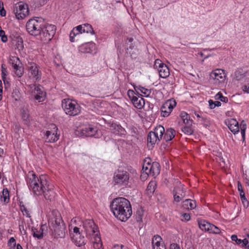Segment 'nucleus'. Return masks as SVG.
<instances>
[{"label":"nucleus","instance_id":"nucleus-44","mask_svg":"<svg viewBox=\"0 0 249 249\" xmlns=\"http://www.w3.org/2000/svg\"><path fill=\"white\" fill-rule=\"evenodd\" d=\"M231 239L233 241L236 242V243L238 245H240L241 244V239H238L237 238V235H231Z\"/></svg>","mask_w":249,"mask_h":249},{"label":"nucleus","instance_id":"nucleus-21","mask_svg":"<svg viewBox=\"0 0 249 249\" xmlns=\"http://www.w3.org/2000/svg\"><path fill=\"white\" fill-rule=\"evenodd\" d=\"M81 134L86 137L96 136L98 133V129L92 125L89 124L80 129Z\"/></svg>","mask_w":249,"mask_h":249},{"label":"nucleus","instance_id":"nucleus-54","mask_svg":"<svg viewBox=\"0 0 249 249\" xmlns=\"http://www.w3.org/2000/svg\"><path fill=\"white\" fill-rule=\"evenodd\" d=\"M2 82L0 80V101L2 99Z\"/></svg>","mask_w":249,"mask_h":249},{"label":"nucleus","instance_id":"nucleus-58","mask_svg":"<svg viewBox=\"0 0 249 249\" xmlns=\"http://www.w3.org/2000/svg\"><path fill=\"white\" fill-rule=\"evenodd\" d=\"M244 90L248 93H249V84L244 86Z\"/></svg>","mask_w":249,"mask_h":249},{"label":"nucleus","instance_id":"nucleus-15","mask_svg":"<svg viewBox=\"0 0 249 249\" xmlns=\"http://www.w3.org/2000/svg\"><path fill=\"white\" fill-rule=\"evenodd\" d=\"M155 69L158 71L160 77L165 78L170 75L169 70L168 67L160 59H156L154 65Z\"/></svg>","mask_w":249,"mask_h":249},{"label":"nucleus","instance_id":"nucleus-28","mask_svg":"<svg viewBox=\"0 0 249 249\" xmlns=\"http://www.w3.org/2000/svg\"><path fill=\"white\" fill-rule=\"evenodd\" d=\"M19 201L20 209L21 212L23 214L26 215L27 217H30V212L26 204L23 201H20V200H19Z\"/></svg>","mask_w":249,"mask_h":249},{"label":"nucleus","instance_id":"nucleus-29","mask_svg":"<svg viewBox=\"0 0 249 249\" xmlns=\"http://www.w3.org/2000/svg\"><path fill=\"white\" fill-rule=\"evenodd\" d=\"M47 228V226L45 225H42L39 230L36 229L33 231V235L34 237L37 238L38 239H41L43 237L44 231Z\"/></svg>","mask_w":249,"mask_h":249},{"label":"nucleus","instance_id":"nucleus-60","mask_svg":"<svg viewBox=\"0 0 249 249\" xmlns=\"http://www.w3.org/2000/svg\"><path fill=\"white\" fill-rule=\"evenodd\" d=\"M214 102V105H215V107H219V106H221V103L219 101H215Z\"/></svg>","mask_w":249,"mask_h":249},{"label":"nucleus","instance_id":"nucleus-6","mask_svg":"<svg viewBox=\"0 0 249 249\" xmlns=\"http://www.w3.org/2000/svg\"><path fill=\"white\" fill-rule=\"evenodd\" d=\"M17 49H18L19 54L21 57V59L17 57V59L19 61V63H17V76L21 77L24 73V68L23 67V63L24 60L22 58H25L27 55L24 50V48L23 43V39L20 36H17Z\"/></svg>","mask_w":249,"mask_h":249},{"label":"nucleus","instance_id":"nucleus-59","mask_svg":"<svg viewBox=\"0 0 249 249\" xmlns=\"http://www.w3.org/2000/svg\"><path fill=\"white\" fill-rule=\"evenodd\" d=\"M19 229L21 234H24L25 233V231L23 229L21 230V226L19 225Z\"/></svg>","mask_w":249,"mask_h":249},{"label":"nucleus","instance_id":"nucleus-62","mask_svg":"<svg viewBox=\"0 0 249 249\" xmlns=\"http://www.w3.org/2000/svg\"><path fill=\"white\" fill-rule=\"evenodd\" d=\"M4 153L3 150L1 148H0V157H1Z\"/></svg>","mask_w":249,"mask_h":249},{"label":"nucleus","instance_id":"nucleus-19","mask_svg":"<svg viewBox=\"0 0 249 249\" xmlns=\"http://www.w3.org/2000/svg\"><path fill=\"white\" fill-rule=\"evenodd\" d=\"M142 170L148 175L157 176L160 172V165L158 162H154L152 164L142 166Z\"/></svg>","mask_w":249,"mask_h":249},{"label":"nucleus","instance_id":"nucleus-23","mask_svg":"<svg viewBox=\"0 0 249 249\" xmlns=\"http://www.w3.org/2000/svg\"><path fill=\"white\" fill-rule=\"evenodd\" d=\"M21 115L23 121L25 124H28L31 120L28 109V105H24L23 107L20 110Z\"/></svg>","mask_w":249,"mask_h":249},{"label":"nucleus","instance_id":"nucleus-52","mask_svg":"<svg viewBox=\"0 0 249 249\" xmlns=\"http://www.w3.org/2000/svg\"><path fill=\"white\" fill-rule=\"evenodd\" d=\"M248 243H249V241H248V239H244L243 240L241 239V244H242V247L246 246Z\"/></svg>","mask_w":249,"mask_h":249},{"label":"nucleus","instance_id":"nucleus-47","mask_svg":"<svg viewBox=\"0 0 249 249\" xmlns=\"http://www.w3.org/2000/svg\"><path fill=\"white\" fill-rule=\"evenodd\" d=\"M170 249H180L178 245L176 243H172L170 244Z\"/></svg>","mask_w":249,"mask_h":249},{"label":"nucleus","instance_id":"nucleus-45","mask_svg":"<svg viewBox=\"0 0 249 249\" xmlns=\"http://www.w3.org/2000/svg\"><path fill=\"white\" fill-rule=\"evenodd\" d=\"M9 63L12 64L14 69H16V63L15 62V58L14 56H10L9 60Z\"/></svg>","mask_w":249,"mask_h":249},{"label":"nucleus","instance_id":"nucleus-30","mask_svg":"<svg viewBox=\"0 0 249 249\" xmlns=\"http://www.w3.org/2000/svg\"><path fill=\"white\" fill-rule=\"evenodd\" d=\"M183 206L187 209L192 210L196 207V202L194 200L187 199L183 201Z\"/></svg>","mask_w":249,"mask_h":249},{"label":"nucleus","instance_id":"nucleus-36","mask_svg":"<svg viewBox=\"0 0 249 249\" xmlns=\"http://www.w3.org/2000/svg\"><path fill=\"white\" fill-rule=\"evenodd\" d=\"M155 182L154 181H151L148 184L147 187V191L148 193L152 194L155 190Z\"/></svg>","mask_w":249,"mask_h":249},{"label":"nucleus","instance_id":"nucleus-16","mask_svg":"<svg viewBox=\"0 0 249 249\" xmlns=\"http://www.w3.org/2000/svg\"><path fill=\"white\" fill-rule=\"evenodd\" d=\"M28 69L30 72V77L33 81L36 82L41 79V71L39 70L38 67L34 63H29Z\"/></svg>","mask_w":249,"mask_h":249},{"label":"nucleus","instance_id":"nucleus-8","mask_svg":"<svg viewBox=\"0 0 249 249\" xmlns=\"http://www.w3.org/2000/svg\"><path fill=\"white\" fill-rule=\"evenodd\" d=\"M62 107L65 113L70 116H76L80 112V107L75 101L64 99L62 101Z\"/></svg>","mask_w":249,"mask_h":249},{"label":"nucleus","instance_id":"nucleus-13","mask_svg":"<svg viewBox=\"0 0 249 249\" xmlns=\"http://www.w3.org/2000/svg\"><path fill=\"white\" fill-rule=\"evenodd\" d=\"M82 33H90L94 34V31L91 25L89 24H84L80 25L74 28L70 34V41L74 42V37Z\"/></svg>","mask_w":249,"mask_h":249},{"label":"nucleus","instance_id":"nucleus-61","mask_svg":"<svg viewBox=\"0 0 249 249\" xmlns=\"http://www.w3.org/2000/svg\"><path fill=\"white\" fill-rule=\"evenodd\" d=\"M156 248V249H166L165 247L163 245H161V246H159Z\"/></svg>","mask_w":249,"mask_h":249},{"label":"nucleus","instance_id":"nucleus-18","mask_svg":"<svg viewBox=\"0 0 249 249\" xmlns=\"http://www.w3.org/2000/svg\"><path fill=\"white\" fill-rule=\"evenodd\" d=\"M176 104L175 100H169L166 101L161 107V116L164 117H168Z\"/></svg>","mask_w":249,"mask_h":249},{"label":"nucleus","instance_id":"nucleus-41","mask_svg":"<svg viewBox=\"0 0 249 249\" xmlns=\"http://www.w3.org/2000/svg\"><path fill=\"white\" fill-rule=\"evenodd\" d=\"M0 36L1 37V41L3 42H5L7 40L6 36H5V32L4 31L1 30V28L0 26Z\"/></svg>","mask_w":249,"mask_h":249},{"label":"nucleus","instance_id":"nucleus-56","mask_svg":"<svg viewBox=\"0 0 249 249\" xmlns=\"http://www.w3.org/2000/svg\"><path fill=\"white\" fill-rule=\"evenodd\" d=\"M1 68H2L1 75H2V77L3 79L5 75H6V73H5L6 70L3 68V65H2Z\"/></svg>","mask_w":249,"mask_h":249},{"label":"nucleus","instance_id":"nucleus-17","mask_svg":"<svg viewBox=\"0 0 249 249\" xmlns=\"http://www.w3.org/2000/svg\"><path fill=\"white\" fill-rule=\"evenodd\" d=\"M73 233H70L71 239L75 244L78 247H81L86 244L84 236L81 235L79 228L74 227L73 228Z\"/></svg>","mask_w":249,"mask_h":249},{"label":"nucleus","instance_id":"nucleus-27","mask_svg":"<svg viewBox=\"0 0 249 249\" xmlns=\"http://www.w3.org/2000/svg\"><path fill=\"white\" fill-rule=\"evenodd\" d=\"M95 44L93 43H86L79 47V51L83 53H89L92 51Z\"/></svg>","mask_w":249,"mask_h":249},{"label":"nucleus","instance_id":"nucleus-43","mask_svg":"<svg viewBox=\"0 0 249 249\" xmlns=\"http://www.w3.org/2000/svg\"><path fill=\"white\" fill-rule=\"evenodd\" d=\"M175 191L176 190H174L173 191L174 200L177 202H179L182 198L179 195H178L177 193H175Z\"/></svg>","mask_w":249,"mask_h":249},{"label":"nucleus","instance_id":"nucleus-57","mask_svg":"<svg viewBox=\"0 0 249 249\" xmlns=\"http://www.w3.org/2000/svg\"><path fill=\"white\" fill-rule=\"evenodd\" d=\"M150 160H145L143 163V166H148L149 164H151L150 162Z\"/></svg>","mask_w":249,"mask_h":249},{"label":"nucleus","instance_id":"nucleus-12","mask_svg":"<svg viewBox=\"0 0 249 249\" xmlns=\"http://www.w3.org/2000/svg\"><path fill=\"white\" fill-rule=\"evenodd\" d=\"M56 27L53 25L43 24L40 38L44 43L49 42L55 33Z\"/></svg>","mask_w":249,"mask_h":249},{"label":"nucleus","instance_id":"nucleus-38","mask_svg":"<svg viewBox=\"0 0 249 249\" xmlns=\"http://www.w3.org/2000/svg\"><path fill=\"white\" fill-rule=\"evenodd\" d=\"M215 98L216 99L220 100L221 101L223 102L224 103H227L228 101V99L227 97H224L222 94L219 92L216 95Z\"/></svg>","mask_w":249,"mask_h":249},{"label":"nucleus","instance_id":"nucleus-5","mask_svg":"<svg viewBox=\"0 0 249 249\" xmlns=\"http://www.w3.org/2000/svg\"><path fill=\"white\" fill-rule=\"evenodd\" d=\"M137 180V177H130L128 172L123 169H118L114 173L112 182L114 185L128 186L131 187L136 185Z\"/></svg>","mask_w":249,"mask_h":249},{"label":"nucleus","instance_id":"nucleus-10","mask_svg":"<svg viewBox=\"0 0 249 249\" xmlns=\"http://www.w3.org/2000/svg\"><path fill=\"white\" fill-rule=\"evenodd\" d=\"M165 129L162 125L157 126L154 131H150L147 136L148 143L153 145L158 143L162 138Z\"/></svg>","mask_w":249,"mask_h":249},{"label":"nucleus","instance_id":"nucleus-1","mask_svg":"<svg viewBox=\"0 0 249 249\" xmlns=\"http://www.w3.org/2000/svg\"><path fill=\"white\" fill-rule=\"evenodd\" d=\"M27 183L30 189L37 196L43 194L46 199L53 200L55 197V193L47 184L45 176H42L39 179L33 171L28 173L27 177Z\"/></svg>","mask_w":249,"mask_h":249},{"label":"nucleus","instance_id":"nucleus-20","mask_svg":"<svg viewBox=\"0 0 249 249\" xmlns=\"http://www.w3.org/2000/svg\"><path fill=\"white\" fill-rule=\"evenodd\" d=\"M18 9H17V19L24 18L29 14L28 5L22 1L18 3Z\"/></svg>","mask_w":249,"mask_h":249},{"label":"nucleus","instance_id":"nucleus-33","mask_svg":"<svg viewBox=\"0 0 249 249\" xmlns=\"http://www.w3.org/2000/svg\"><path fill=\"white\" fill-rule=\"evenodd\" d=\"M1 201L5 203H8L9 200V192L7 189H3L1 196Z\"/></svg>","mask_w":249,"mask_h":249},{"label":"nucleus","instance_id":"nucleus-31","mask_svg":"<svg viewBox=\"0 0 249 249\" xmlns=\"http://www.w3.org/2000/svg\"><path fill=\"white\" fill-rule=\"evenodd\" d=\"M161 238L160 236L155 235L153 236L152 241V247L153 249H156V248L161 246Z\"/></svg>","mask_w":249,"mask_h":249},{"label":"nucleus","instance_id":"nucleus-39","mask_svg":"<svg viewBox=\"0 0 249 249\" xmlns=\"http://www.w3.org/2000/svg\"><path fill=\"white\" fill-rule=\"evenodd\" d=\"M8 246L10 249H15V247H16V240L14 237H11L9 239L8 242Z\"/></svg>","mask_w":249,"mask_h":249},{"label":"nucleus","instance_id":"nucleus-49","mask_svg":"<svg viewBox=\"0 0 249 249\" xmlns=\"http://www.w3.org/2000/svg\"><path fill=\"white\" fill-rule=\"evenodd\" d=\"M113 249H126V248L122 245H115L114 246Z\"/></svg>","mask_w":249,"mask_h":249},{"label":"nucleus","instance_id":"nucleus-9","mask_svg":"<svg viewBox=\"0 0 249 249\" xmlns=\"http://www.w3.org/2000/svg\"><path fill=\"white\" fill-rule=\"evenodd\" d=\"M226 124L229 129L234 134H235L238 132L240 129L241 133L243 139H245V131L246 129V124L244 121H242L239 125L238 122L234 119H229L226 120Z\"/></svg>","mask_w":249,"mask_h":249},{"label":"nucleus","instance_id":"nucleus-35","mask_svg":"<svg viewBox=\"0 0 249 249\" xmlns=\"http://www.w3.org/2000/svg\"><path fill=\"white\" fill-rule=\"evenodd\" d=\"M191 125H187L181 128L182 131L185 134L190 135L194 132V130L191 126Z\"/></svg>","mask_w":249,"mask_h":249},{"label":"nucleus","instance_id":"nucleus-25","mask_svg":"<svg viewBox=\"0 0 249 249\" xmlns=\"http://www.w3.org/2000/svg\"><path fill=\"white\" fill-rule=\"evenodd\" d=\"M59 136L57 133L51 131H47L45 134L46 142H54L57 141Z\"/></svg>","mask_w":249,"mask_h":249},{"label":"nucleus","instance_id":"nucleus-2","mask_svg":"<svg viewBox=\"0 0 249 249\" xmlns=\"http://www.w3.org/2000/svg\"><path fill=\"white\" fill-rule=\"evenodd\" d=\"M110 209L114 216L122 221H126L132 214L130 202L124 197L114 199L110 204Z\"/></svg>","mask_w":249,"mask_h":249},{"label":"nucleus","instance_id":"nucleus-4","mask_svg":"<svg viewBox=\"0 0 249 249\" xmlns=\"http://www.w3.org/2000/svg\"><path fill=\"white\" fill-rule=\"evenodd\" d=\"M83 228L86 237L92 244L94 249H100L102 246L99 231L97 226L92 220H86L83 223Z\"/></svg>","mask_w":249,"mask_h":249},{"label":"nucleus","instance_id":"nucleus-3","mask_svg":"<svg viewBox=\"0 0 249 249\" xmlns=\"http://www.w3.org/2000/svg\"><path fill=\"white\" fill-rule=\"evenodd\" d=\"M52 214V217L49 223L52 235L55 238H64L67 230L60 213L57 210H53Z\"/></svg>","mask_w":249,"mask_h":249},{"label":"nucleus","instance_id":"nucleus-42","mask_svg":"<svg viewBox=\"0 0 249 249\" xmlns=\"http://www.w3.org/2000/svg\"><path fill=\"white\" fill-rule=\"evenodd\" d=\"M135 92L133 90L129 89L127 91V95L131 101L133 98H136L137 96H135Z\"/></svg>","mask_w":249,"mask_h":249},{"label":"nucleus","instance_id":"nucleus-11","mask_svg":"<svg viewBox=\"0 0 249 249\" xmlns=\"http://www.w3.org/2000/svg\"><path fill=\"white\" fill-rule=\"evenodd\" d=\"M29 92L38 102H43L45 99L46 93L43 88L39 85L31 84L27 86Z\"/></svg>","mask_w":249,"mask_h":249},{"label":"nucleus","instance_id":"nucleus-51","mask_svg":"<svg viewBox=\"0 0 249 249\" xmlns=\"http://www.w3.org/2000/svg\"><path fill=\"white\" fill-rule=\"evenodd\" d=\"M209 106H210V108L213 109L215 107V105H214V102H213V100H210L209 101Z\"/></svg>","mask_w":249,"mask_h":249},{"label":"nucleus","instance_id":"nucleus-64","mask_svg":"<svg viewBox=\"0 0 249 249\" xmlns=\"http://www.w3.org/2000/svg\"><path fill=\"white\" fill-rule=\"evenodd\" d=\"M17 249H23L22 247L19 244H18L17 245Z\"/></svg>","mask_w":249,"mask_h":249},{"label":"nucleus","instance_id":"nucleus-40","mask_svg":"<svg viewBox=\"0 0 249 249\" xmlns=\"http://www.w3.org/2000/svg\"><path fill=\"white\" fill-rule=\"evenodd\" d=\"M112 126L114 127V129L118 131L119 132H120L121 134H124L125 131L124 129L120 125L116 124H112Z\"/></svg>","mask_w":249,"mask_h":249},{"label":"nucleus","instance_id":"nucleus-53","mask_svg":"<svg viewBox=\"0 0 249 249\" xmlns=\"http://www.w3.org/2000/svg\"><path fill=\"white\" fill-rule=\"evenodd\" d=\"M237 187H238V190L240 192L244 191L242 184L240 181H238V182H237Z\"/></svg>","mask_w":249,"mask_h":249},{"label":"nucleus","instance_id":"nucleus-26","mask_svg":"<svg viewBox=\"0 0 249 249\" xmlns=\"http://www.w3.org/2000/svg\"><path fill=\"white\" fill-rule=\"evenodd\" d=\"M132 102L134 106L139 109L142 108L145 105L144 99L140 96L133 98Z\"/></svg>","mask_w":249,"mask_h":249},{"label":"nucleus","instance_id":"nucleus-32","mask_svg":"<svg viewBox=\"0 0 249 249\" xmlns=\"http://www.w3.org/2000/svg\"><path fill=\"white\" fill-rule=\"evenodd\" d=\"M180 117L183 122V123L186 125H192V122L188 118H190L188 114L185 112L180 113Z\"/></svg>","mask_w":249,"mask_h":249},{"label":"nucleus","instance_id":"nucleus-46","mask_svg":"<svg viewBox=\"0 0 249 249\" xmlns=\"http://www.w3.org/2000/svg\"><path fill=\"white\" fill-rule=\"evenodd\" d=\"M177 189H176L175 190H176L175 193H177L178 195H179L182 198L184 197L185 194L183 190L182 189L180 190L179 189L178 190H177Z\"/></svg>","mask_w":249,"mask_h":249},{"label":"nucleus","instance_id":"nucleus-14","mask_svg":"<svg viewBox=\"0 0 249 249\" xmlns=\"http://www.w3.org/2000/svg\"><path fill=\"white\" fill-rule=\"evenodd\" d=\"M197 222L199 227L202 231L213 234H219L221 232L219 228L205 220L198 219Z\"/></svg>","mask_w":249,"mask_h":249},{"label":"nucleus","instance_id":"nucleus-55","mask_svg":"<svg viewBox=\"0 0 249 249\" xmlns=\"http://www.w3.org/2000/svg\"><path fill=\"white\" fill-rule=\"evenodd\" d=\"M0 14L1 17H4L6 15V11L3 7L0 10Z\"/></svg>","mask_w":249,"mask_h":249},{"label":"nucleus","instance_id":"nucleus-50","mask_svg":"<svg viewBox=\"0 0 249 249\" xmlns=\"http://www.w3.org/2000/svg\"><path fill=\"white\" fill-rule=\"evenodd\" d=\"M240 196L241 200L244 202V200L247 201L246 198L245 197V193L244 191L240 192Z\"/></svg>","mask_w":249,"mask_h":249},{"label":"nucleus","instance_id":"nucleus-34","mask_svg":"<svg viewBox=\"0 0 249 249\" xmlns=\"http://www.w3.org/2000/svg\"><path fill=\"white\" fill-rule=\"evenodd\" d=\"M135 90H139L145 96H148L151 93V90L141 86L136 87Z\"/></svg>","mask_w":249,"mask_h":249},{"label":"nucleus","instance_id":"nucleus-22","mask_svg":"<svg viewBox=\"0 0 249 249\" xmlns=\"http://www.w3.org/2000/svg\"><path fill=\"white\" fill-rule=\"evenodd\" d=\"M210 77L219 82H221L225 80L226 74L223 70L216 69L211 73Z\"/></svg>","mask_w":249,"mask_h":249},{"label":"nucleus","instance_id":"nucleus-48","mask_svg":"<svg viewBox=\"0 0 249 249\" xmlns=\"http://www.w3.org/2000/svg\"><path fill=\"white\" fill-rule=\"evenodd\" d=\"M182 216L185 221H189L190 219V215L188 213H183Z\"/></svg>","mask_w":249,"mask_h":249},{"label":"nucleus","instance_id":"nucleus-37","mask_svg":"<svg viewBox=\"0 0 249 249\" xmlns=\"http://www.w3.org/2000/svg\"><path fill=\"white\" fill-rule=\"evenodd\" d=\"M143 215V211L142 209L137 210L136 212V220L138 222H140L142 220V216Z\"/></svg>","mask_w":249,"mask_h":249},{"label":"nucleus","instance_id":"nucleus-24","mask_svg":"<svg viewBox=\"0 0 249 249\" xmlns=\"http://www.w3.org/2000/svg\"><path fill=\"white\" fill-rule=\"evenodd\" d=\"M163 134H164V135H163V139L166 142H169L171 141L175 137L176 131L172 128H168L166 129V131L165 130Z\"/></svg>","mask_w":249,"mask_h":249},{"label":"nucleus","instance_id":"nucleus-7","mask_svg":"<svg viewBox=\"0 0 249 249\" xmlns=\"http://www.w3.org/2000/svg\"><path fill=\"white\" fill-rule=\"evenodd\" d=\"M44 22L42 18L31 19L27 22L26 30L32 35L40 36Z\"/></svg>","mask_w":249,"mask_h":249},{"label":"nucleus","instance_id":"nucleus-63","mask_svg":"<svg viewBox=\"0 0 249 249\" xmlns=\"http://www.w3.org/2000/svg\"><path fill=\"white\" fill-rule=\"evenodd\" d=\"M133 40V39L132 38H128L127 39V41H128L129 43H131Z\"/></svg>","mask_w":249,"mask_h":249}]
</instances>
